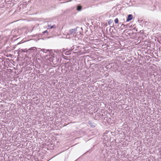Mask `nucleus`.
<instances>
[{
	"label": "nucleus",
	"instance_id": "nucleus-1",
	"mask_svg": "<svg viewBox=\"0 0 161 161\" xmlns=\"http://www.w3.org/2000/svg\"><path fill=\"white\" fill-rule=\"evenodd\" d=\"M78 27L76 28L70 30L69 31L68 35L69 36H74V34H75L77 30Z\"/></svg>",
	"mask_w": 161,
	"mask_h": 161
},
{
	"label": "nucleus",
	"instance_id": "nucleus-2",
	"mask_svg": "<svg viewBox=\"0 0 161 161\" xmlns=\"http://www.w3.org/2000/svg\"><path fill=\"white\" fill-rule=\"evenodd\" d=\"M72 64L69 62H67L65 64V66L66 67V68H69V67H70V69H72Z\"/></svg>",
	"mask_w": 161,
	"mask_h": 161
},
{
	"label": "nucleus",
	"instance_id": "nucleus-3",
	"mask_svg": "<svg viewBox=\"0 0 161 161\" xmlns=\"http://www.w3.org/2000/svg\"><path fill=\"white\" fill-rule=\"evenodd\" d=\"M133 16L132 14H130L128 15L126 19V21L128 22L132 19Z\"/></svg>",
	"mask_w": 161,
	"mask_h": 161
},
{
	"label": "nucleus",
	"instance_id": "nucleus-4",
	"mask_svg": "<svg viewBox=\"0 0 161 161\" xmlns=\"http://www.w3.org/2000/svg\"><path fill=\"white\" fill-rule=\"evenodd\" d=\"M127 25H125L123 24L121 25V26L119 28V30H122L124 29H125V28H127Z\"/></svg>",
	"mask_w": 161,
	"mask_h": 161
},
{
	"label": "nucleus",
	"instance_id": "nucleus-5",
	"mask_svg": "<svg viewBox=\"0 0 161 161\" xmlns=\"http://www.w3.org/2000/svg\"><path fill=\"white\" fill-rule=\"evenodd\" d=\"M89 124L92 127L96 126V124L91 121H89Z\"/></svg>",
	"mask_w": 161,
	"mask_h": 161
},
{
	"label": "nucleus",
	"instance_id": "nucleus-6",
	"mask_svg": "<svg viewBox=\"0 0 161 161\" xmlns=\"http://www.w3.org/2000/svg\"><path fill=\"white\" fill-rule=\"evenodd\" d=\"M41 51H42L43 53H50V51L49 50H46L45 49H42L41 50Z\"/></svg>",
	"mask_w": 161,
	"mask_h": 161
},
{
	"label": "nucleus",
	"instance_id": "nucleus-7",
	"mask_svg": "<svg viewBox=\"0 0 161 161\" xmlns=\"http://www.w3.org/2000/svg\"><path fill=\"white\" fill-rule=\"evenodd\" d=\"M47 27L48 29H52L53 28H55L56 27L55 25L51 26V25H49L48 23V24Z\"/></svg>",
	"mask_w": 161,
	"mask_h": 161
},
{
	"label": "nucleus",
	"instance_id": "nucleus-8",
	"mask_svg": "<svg viewBox=\"0 0 161 161\" xmlns=\"http://www.w3.org/2000/svg\"><path fill=\"white\" fill-rule=\"evenodd\" d=\"M47 54H49V56H50L49 58H51V57H54V54L53 53L51 52L50 51V53H48Z\"/></svg>",
	"mask_w": 161,
	"mask_h": 161
},
{
	"label": "nucleus",
	"instance_id": "nucleus-9",
	"mask_svg": "<svg viewBox=\"0 0 161 161\" xmlns=\"http://www.w3.org/2000/svg\"><path fill=\"white\" fill-rule=\"evenodd\" d=\"M82 7L80 5H78L77 7V10L79 11H80L81 10Z\"/></svg>",
	"mask_w": 161,
	"mask_h": 161
},
{
	"label": "nucleus",
	"instance_id": "nucleus-10",
	"mask_svg": "<svg viewBox=\"0 0 161 161\" xmlns=\"http://www.w3.org/2000/svg\"><path fill=\"white\" fill-rule=\"evenodd\" d=\"M36 49V47H31L27 51V53L28 52H30V51L32 50H35Z\"/></svg>",
	"mask_w": 161,
	"mask_h": 161
},
{
	"label": "nucleus",
	"instance_id": "nucleus-11",
	"mask_svg": "<svg viewBox=\"0 0 161 161\" xmlns=\"http://www.w3.org/2000/svg\"><path fill=\"white\" fill-rule=\"evenodd\" d=\"M118 22H119L118 19L117 18L115 19L114 20V22H115V23L117 24L118 23Z\"/></svg>",
	"mask_w": 161,
	"mask_h": 161
},
{
	"label": "nucleus",
	"instance_id": "nucleus-12",
	"mask_svg": "<svg viewBox=\"0 0 161 161\" xmlns=\"http://www.w3.org/2000/svg\"><path fill=\"white\" fill-rule=\"evenodd\" d=\"M113 22V20L112 19H110L108 21V24L109 25L111 24Z\"/></svg>",
	"mask_w": 161,
	"mask_h": 161
},
{
	"label": "nucleus",
	"instance_id": "nucleus-13",
	"mask_svg": "<svg viewBox=\"0 0 161 161\" xmlns=\"http://www.w3.org/2000/svg\"><path fill=\"white\" fill-rule=\"evenodd\" d=\"M48 31L47 30H46L43 32H42V34H44L47 33L48 34Z\"/></svg>",
	"mask_w": 161,
	"mask_h": 161
},
{
	"label": "nucleus",
	"instance_id": "nucleus-14",
	"mask_svg": "<svg viewBox=\"0 0 161 161\" xmlns=\"http://www.w3.org/2000/svg\"><path fill=\"white\" fill-rule=\"evenodd\" d=\"M27 50L26 49H21L20 51V52L22 51V52H25L26 51L27 52Z\"/></svg>",
	"mask_w": 161,
	"mask_h": 161
},
{
	"label": "nucleus",
	"instance_id": "nucleus-15",
	"mask_svg": "<svg viewBox=\"0 0 161 161\" xmlns=\"http://www.w3.org/2000/svg\"><path fill=\"white\" fill-rule=\"evenodd\" d=\"M56 52L57 53H59V51L58 50H56Z\"/></svg>",
	"mask_w": 161,
	"mask_h": 161
},
{
	"label": "nucleus",
	"instance_id": "nucleus-16",
	"mask_svg": "<svg viewBox=\"0 0 161 161\" xmlns=\"http://www.w3.org/2000/svg\"><path fill=\"white\" fill-rule=\"evenodd\" d=\"M159 50L161 51V47H159Z\"/></svg>",
	"mask_w": 161,
	"mask_h": 161
},
{
	"label": "nucleus",
	"instance_id": "nucleus-17",
	"mask_svg": "<svg viewBox=\"0 0 161 161\" xmlns=\"http://www.w3.org/2000/svg\"><path fill=\"white\" fill-rule=\"evenodd\" d=\"M113 27V26L110 27V29H109V30H110V29H111V27Z\"/></svg>",
	"mask_w": 161,
	"mask_h": 161
},
{
	"label": "nucleus",
	"instance_id": "nucleus-18",
	"mask_svg": "<svg viewBox=\"0 0 161 161\" xmlns=\"http://www.w3.org/2000/svg\"><path fill=\"white\" fill-rule=\"evenodd\" d=\"M153 7H154V8H156V7L155 6H153Z\"/></svg>",
	"mask_w": 161,
	"mask_h": 161
}]
</instances>
